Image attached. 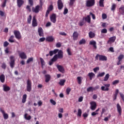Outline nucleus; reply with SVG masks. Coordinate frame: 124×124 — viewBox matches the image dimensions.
Segmentation results:
<instances>
[{"mask_svg": "<svg viewBox=\"0 0 124 124\" xmlns=\"http://www.w3.org/2000/svg\"><path fill=\"white\" fill-rule=\"evenodd\" d=\"M90 109L92 110H95L97 107V104L95 102H91V103H90Z\"/></svg>", "mask_w": 124, "mask_h": 124, "instance_id": "nucleus-11", "label": "nucleus"}, {"mask_svg": "<svg viewBox=\"0 0 124 124\" xmlns=\"http://www.w3.org/2000/svg\"><path fill=\"white\" fill-rule=\"evenodd\" d=\"M32 89V82L30 79L27 80V83L26 85V91L28 92H31Z\"/></svg>", "mask_w": 124, "mask_h": 124, "instance_id": "nucleus-2", "label": "nucleus"}, {"mask_svg": "<svg viewBox=\"0 0 124 124\" xmlns=\"http://www.w3.org/2000/svg\"><path fill=\"white\" fill-rule=\"evenodd\" d=\"M9 45V43L7 41H5L3 43L4 47H7Z\"/></svg>", "mask_w": 124, "mask_h": 124, "instance_id": "nucleus-51", "label": "nucleus"}, {"mask_svg": "<svg viewBox=\"0 0 124 124\" xmlns=\"http://www.w3.org/2000/svg\"><path fill=\"white\" fill-rule=\"evenodd\" d=\"M119 95H120V97L123 100V101H124V95L122 94V93H119Z\"/></svg>", "mask_w": 124, "mask_h": 124, "instance_id": "nucleus-63", "label": "nucleus"}, {"mask_svg": "<svg viewBox=\"0 0 124 124\" xmlns=\"http://www.w3.org/2000/svg\"><path fill=\"white\" fill-rule=\"evenodd\" d=\"M11 62H15V57L14 56H11L10 57Z\"/></svg>", "mask_w": 124, "mask_h": 124, "instance_id": "nucleus-40", "label": "nucleus"}, {"mask_svg": "<svg viewBox=\"0 0 124 124\" xmlns=\"http://www.w3.org/2000/svg\"><path fill=\"white\" fill-rule=\"evenodd\" d=\"M102 17L103 19H106L107 18V15H106V14H103Z\"/></svg>", "mask_w": 124, "mask_h": 124, "instance_id": "nucleus-61", "label": "nucleus"}, {"mask_svg": "<svg viewBox=\"0 0 124 124\" xmlns=\"http://www.w3.org/2000/svg\"><path fill=\"white\" fill-rule=\"evenodd\" d=\"M50 102L52 104L53 106H55L56 105V102L55 101H54L53 99H50Z\"/></svg>", "mask_w": 124, "mask_h": 124, "instance_id": "nucleus-50", "label": "nucleus"}, {"mask_svg": "<svg viewBox=\"0 0 124 124\" xmlns=\"http://www.w3.org/2000/svg\"><path fill=\"white\" fill-rule=\"evenodd\" d=\"M37 20H36V18H35V16H33L32 20V26L34 28L37 27Z\"/></svg>", "mask_w": 124, "mask_h": 124, "instance_id": "nucleus-13", "label": "nucleus"}, {"mask_svg": "<svg viewBox=\"0 0 124 124\" xmlns=\"http://www.w3.org/2000/svg\"><path fill=\"white\" fill-rule=\"evenodd\" d=\"M2 69H6V64L5 63H2V65L1 66Z\"/></svg>", "mask_w": 124, "mask_h": 124, "instance_id": "nucleus-57", "label": "nucleus"}, {"mask_svg": "<svg viewBox=\"0 0 124 124\" xmlns=\"http://www.w3.org/2000/svg\"><path fill=\"white\" fill-rule=\"evenodd\" d=\"M45 37H42V38H40L39 39V42H43L44 41H45Z\"/></svg>", "mask_w": 124, "mask_h": 124, "instance_id": "nucleus-59", "label": "nucleus"}, {"mask_svg": "<svg viewBox=\"0 0 124 124\" xmlns=\"http://www.w3.org/2000/svg\"><path fill=\"white\" fill-rule=\"evenodd\" d=\"M90 15H91L92 19H93V20H95V15H94V14H93V13H92V12H91L90 13Z\"/></svg>", "mask_w": 124, "mask_h": 124, "instance_id": "nucleus-43", "label": "nucleus"}, {"mask_svg": "<svg viewBox=\"0 0 124 124\" xmlns=\"http://www.w3.org/2000/svg\"><path fill=\"white\" fill-rule=\"evenodd\" d=\"M81 113H82L81 109H78V116H79V117H81Z\"/></svg>", "mask_w": 124, "mask_h": 124, "instance_id": "nucleus-46", "label": "nucleus"}, {"mask_svg": "<svg viewBox=\"0 0 124 124\" xmlns=\"http://www.w3.org/2000/svg\"><path fill=\"white\" fill-rule=\"evenodd\" d=\"M27 98V95L26 94L23 95L22 100V102L23 104L26 103Z\"/></svg>", "mask_w": 124, "mask_h": 124, "instance_id": "nucleus-27", "label": "nucleus"}, {"mask_svg": "<svg viewBox=\"0 0 124 124\" xmlns=\"http://www.w3.org/2000/svg\"><path fill=\"white\" fill-rule=\"evenodd\" d=\"M119 12L122 15H124V6H122L119 8Z\"/></svg>", "mask_w": 124, "mask_h": 124, "instance_id": "nucleus-33", "label": "nucleus"}, {"mask_svg": "<svg viewBox=\"0 0 124 124\" xmlns=\"http://www.w3.org/2000/svg\"><path fill=\"white\" fill-rule=\"evenodd\" d=\"M45 78V82L46 83L49 82V81H50V79H51V76H50V75H46Z\"/></svg>", "mask_w": 124, "mask_h": 124, "instance_id": "nucleus-24", "label": "nucleus"}, {"mask_svg": "<svg viewBox=\"0 0 124 124\" xmlns=\"http://www.w3.org/2000/svg\"><path fill=\"white\" fill-rule=\"evenodd\" d=\"M14 34H15L16 38V39H18V40H19V39H21V38H22L21 33L19 31L15 30L14 31Z\"/></svg>", "mask_w": 124, "mask_h": 124, "instance_id": "nucleus-4", "label": "nucleus"}, {"mask_svg": "<svg viewBox=\"0 0 124 124\" xmlns=\"http://www.w3.org/2000/svg\"><path fill=\"white\" fill-rule=\"evenodd\" d=\"M89 36L90 38H93V37H94L95 36V33H94V32H93L92 31H90L89 32Z\"/></svg>", "mask_w": 124, "mask_h": 124, "instance_id": "nucleus-26", "label": "nucleus"}, {"mask_svg": "<svg viewBox=\"0 0 124 124\" xmlns=\"http://www.w3.org/2000/svg\"><path fill=\"white\" fill-rule=\"evenodd\" d=\"M95 4V0H88L86 1V6L87 7H92Z\"/></svg>", "mask_w": 124, "mask_h": 124, "instance_id": "nucleus-3", "label": "nucleus"}, {"mask_svg": "<svg viewBox=\"0 0 124 124\" xmlns=\"http://www.w3.org/2000/svg\"><path fill=\"white\" fill-rule=\"evenodd\" d=\"M94 76H95V75L93 72L89 73V74H88V77H90V80H92Z\"/></svg>", "mask_w": 124, "mask_h": 124, "instance_id": "nucleus-23", "label": "nucleus"}, {"mask_svg": "<svg viewBox=\"0 0 124 124\" xmlns=\"http://www.w3.org/2000/svg\"><path fill=\"white\" fill-rule=\"evenodd\" d=\"M62 58H63V52L62 50H60L58 51V54H55L51 60V61L54 62H57L58 59H62Z\"/></svg>", "mask_w": 124, "mask_h": 124, "instance_id": "nucleus-1", "label": "nucleus"}, {"mask_svg": "<svg viewBox=\"0 0 124 124\" xmlns=\"http://www.w3.org/2000/svg\"><path fill=\"white\" fill-rule=\"evenodd\" d=\"M31 19L32 16L31 15H30L27 18V23H28V24H31Z\"/></svg>", "mask_w": 124, "mask_h": 124, "instance_id": "nucleus-37", "label": "nucleus"}, {"mask_svg": "<svg viewBox=\"0 0 124 124\" xmlns=\"http://www.w3.org/2000/svg\"><path fill=\"white\" fill-rule=\"evenodd\" d=\"M119 83H120V80H116L112 82V85H117V84H118Z\"/></svg>", "mask_w": 124, "mask_h": 124, "instance_id": "nucleus-44", "label": "nucleus"}, {"mask_svg": "<svg viewBox=\"0 0 124 124\" xmlns=\"http://www.w3.org/2000/svg\"><path fill=\"white\" fill-rule=\"evenodd\" d=\"M78 84H79V85L81 84V83H82L81 77H78Z\"/></svg>", "mask_w": 124, "mask_h": 124, "instance_id": "nucleus-41", "label": "nucleus"}, {"mask_svg": "<svg viewBox=\"0 0 124 124\" xmlns=\"http://www.w3.org/2000/svg\"><path fill=\"white\" fill-rule=\"evenodd\" d=\"M105 86H102L101 87V90L102 91H109V87H110L109 84H104Z\"/></svg>", "mask_w": 124, "mask_h": 124, "instance_id": "nucleus-9", "label": "nucleus"}, {"mask_svg": "<svg viewBox=\"0 0 124 124\" xmlns=\"http://www.w3.org/2000/svg\"><path fill=\"white\" fill-rule=\"evenodd\" d=\"M19 57L21 58V59H27V55L25 52H21L19 53Z\"/></svg>", "mask_w": 124, "mask_h": 124, "instance_id": "nucleus-21", "label": "nucleus"}, {"mask_svg": "<svg viewBox=\"0 0 124 124\" xmlns=\"http://www.w3.org/2000/svg\"><path fill=\"white\" fill-rule=\"evenodd\" d=\"M105 75V72L100 73L97 75V78L103 77Z\"/></svg>", "mask_w": 124, "mask_h": 124, "instance_id": "nucleus-38", "label": "nucleus"}, {"mask_svg": "<svg viewBox=\"0 0 124 124\" xmlns=\"http://www.w3.org/2000/svg\"><path fill=\"white\" fill-rule=\"evenodd\" d=\"M116 107L117 108L118 113H119V114L120 116H121V114L122 113V108H121V107L120 106V104H117Z\"/></svg>", "mask_w": 124, "mask_h": 124, "instance_id": "nucleus-17", "label": "nucleus"}, {"mask_svg": "<svg viewBox=\"0 0 124 124\" xmlns=\"http://www.w3.org/2000/svg\"><path fill=\"white\" fill-rule=\"evenodd\" d=\"M123 59H124V55H120L119 57H118V62H120Z\"/></svg>", "mask_w": 124, "mask_h": 124, "instance_id": "nucleus-42", "label": "nucleus"}, {"mask_svg": "<svg viewBox=\"0 0 124 124\" xmlns=\"http://www.w3.org/2000/svg\"><path fill=\"white\" fill-rule=\"evenodd\" d=\"M101 33H107V29H103L101 31Z\"/></svg>", "mask_w": 124, "mask_h": 124, "instance_id": "nucleus-52", "label": "nucleus"}, {"mask_svg": "<svg viewBox=\"0 0 124 124\" xmlns=\"http://www.w3.org/2000/svg\"><path fill=\"white\" fill-rule=\"evenodd\" d=\"M115 40H116V36L111 37L109 38L108 43H110V42H115Z\"/></svg>", "mask_w": 124, "mask_h": 124, "instance_id": "nucleus-22", "label": "nucleus"}, {"mask_svg": "<svg viewBox=\"0 0 124 124\" xmlns=\"http://www.w3.org/2000/svg\"><path fill=\"white\" fill-rule=\"evenodd\" d=\"M40 6L37 5L34 7L32 8V11L34 13H39V11H40Z\"/></svg>", "mask_w": 124, "mask_h": 124, "instance_id": "nucleus-7", "label": "nucleus"}, {"mask_svg": "<svg viewBox=\"0 0 124 124\" xmlns=\"http://www.w3.org/2000/svg\"><path fill=\"white\" fill-rule=\"evenodd\" d=\"M98 58L99 61H107V57L104 55L97 54L95 57L96 60H98Z\"/></svg>", "mask_w": 124, "mask_h": 124, "instance_id": "nucleus-5", "label": "nucleus"}, {"mask_svg": "<svg viewBox=\"0 0 124 124\" xmlns=\"http://www.w3.org/2000/svg\"><path fill=\"white\" fill-rule=\"evenodd\" d=\"M58 8L59 10H62L63 8V3L62 0H58L57 1Z\"/></svg>", "mask_w": 124, "mask_h": 124, "instance_id": "nucleus-8", "label": "nucleus"}, {"mask_svg": "<svg viewBox=\"0 0 124 124\" xmlns=\"http://www.w3.org/2000/svg\"><path fill=\"white\" fill-rule=\"evenodd\" d=\"M78 44L79 45H82V44H86V40H85L84 39H82L78 42Z\"/></svg>", "mask_w": 124, "mask_h": 124, "instance_id": "nucleus-34", "label": "nucleus"}, {"mask_svg": "<svg viewBox=\"0 0 124 124\" xmlns=\"http://www.w3.org/2000/svg\"><path fill=\"white\" fill-rule=\"evenodd\" d=\"M76 0H70L69 5L72 6V5L74 4V2H75Z\"/></svg>", "mask_w": 124, "mask_h": 124, "instance_id": "nucleus-48", "label": "nucleus"}, {"mask_svg": "<svg viewBox=\"0 0 124 124\" xmlns=\"http://www.w3.org/2000/svg\"><path fill=\"white\" fill-rule=\"evenodd\" d=\"M17 6L20 8L24 3V0H16Z\"/></svg>", "mask_w": 124, "mask_h": 124, "instance_id": "nucleus-19", "label": "nucleus"}, {"mask_svg": "<svg viewBox=\"0 0 124 124\" xmlns=\"http://www.w3.org/2000/svg\"><path fill=\"white\" fill-rule=\"evenodd\" d=\"M68 13V9L67 8H65L63 12L64 15H66Z\"/></svg>", "mask_w": 124, "mask_h": 124, "instance_id": "nucleus-58", "label": "nucleus"}, {"mask_svg": "<svg viewBox=\"0 0 124 124\" xmlns=\"http://www.w3.org/2000/svg\"><path fill=\"white\" fill-rule=\"evenodd\" d=\"M84 24L85 23L84 22V21L82 20L79 22V23H78V25L80 27H82V26H84Z\"/></svg>", "mask_w": 124, "mask_h": 124, "instance_id": "nucleus-60", "label": "nucleus"}, {"mask_svg": "<svg viewBox=\"0 0 124 124\" xmlns=\"http://www.w3.org/2000/svg\"><path fill=\"white\" fill-rule=\"evenodd\" d=\"M65 81V79H61L60 80V82H59V84H60V86H63Z\"/></svg>", "mask_w": 124, "mask_h": 124, "instance_id": "nucleus-35", "label": "nucleus"}, {"mask_svg": "<svg viewBox=\"0 0 124 124\" xmlns=\"http://www.w3.org/2000/svg\"><path fill=\"white\" fill-rule=\"evenodd\" d=\"M71 92V89L70 88H67V89H66V94L67 95L69 94V93H70Z\"/></svg>", "mask_w": 124, "mask_h": 124, "instance_id": "nucleus-49", "label": "nucleus"}, {"mask_svg": "<svg viewBox=\"0 0 124 124\" xmlns=\"http://www.w3.org/2000/svg\"><path fill=\"white\" fill-rule=\"evenodd\" d=\"M27 116H28V114L25 113V115L24 116V118H25V119L26 120H28V121L31 120V115H29L28 117H27Z\"/></svg>", "mask_w": 124, "mask_h": 124, "instance_id": "nucleus-28", "label": "nucleus"}, {"mask_svg": "<svg viewBox=\"0 0 124 124\" xmlns=\"http://www.w3.org/2000/svg\"><path fill=\"white\" fill-rule=\"evenodd\" d=\"M33 62V58L32 57L29 58L27 61V62Z\"/></svg>", "mask_w": 124, "mask_h": 124, "instance_id": "nucleus-55", "label": "nucleus"}, {"mask_svg": "<svg viewBox=\"0 0 124 124\" xmlns=\"http://www.w3.org/2000/svg\"><path fill=\"white\" fill-rule=\"evenodd\" d=\"M85 20L90 24L91 23V16L88 15L87 17H85Z\"/></svg>", "mask_w": 124, "mask_h": 124, "instance_id": "nucleus-29", "label": "nucleus"}, {"mask_svg": "<svg viewBox=\"0 0 124 124\" xmlns=\"http://www.w3.org/2000/svg\"><path fill=\"white\" fill-rule=\"evenodd\" d=\"M67 52L68 53V56H71L72 55V53H71V51L70 50V48H68L67 49Z\"/></svg>", "mask_w": 124, "mask_h": 124, "instance_id": "nucleus-47", "label": "nucleus"}, {"mask_svg": "<svg viewBox=\"0 0 124 124\" xmlns=\"http://www.w3.org/2000/svg\"><path fill=\"white\" fill-rule=\"evenodd\" d=\"M6 1H7V0H4V2H3L2 3V7L4 8V7H5L6 5Z\"/></svg>", "mask_w": 124, "mask_h": 124, "instance_id": "nucleus-54", "label": "nucleus"}, {"mask_svg": "<svg viewBox=\"0 0 124 124\" xmlns=\"http://www.w3.org/2000/svg\"><path fill=\"white\" fill-rule=\"evenodd\" d=\"M0 112L3 114V119L4 120H7L8 119V114L7 113H5V112H4V110H3L1 108H0Z\"/></svg>", "mask_w": 124, "mask_h": 124, "instance_id": "nucleus-15", "label": "nucleus"}, {"mask_svg": "<svg viewBox=\"0 0 124 124\" xmlns=\"http://www.w3.org/2000/svg\"><path fill=\"white\" fill-rule=\"evenodd\" d=\"M109 51L110 52H111V53H114V52H115V50H114V47H109Z\"/></svg>", "mask_w": 124, "mask_h": 124, "instance_id": "nucleus-62", "label": "nucleus"}, {"mask_svg": "<svg viewBox=\"0 0 124 124\" xmlns=\"http://www.w3.org/2000/svg\"><path fill=\"white\" fill-rule=\"evenodd\" d=\"M90 45H93L94 49H97V46H96V42L95 41H91L90 42Z\"/></svg>", "mask_w": 124, "mask_h": 124, "instance_id": "nucleus-20", "label": "nucleus"}, {"mask_svg": "<svg viewBox=\"0 0 124 124\" xmlns=\"http://www.w3.org/2000/svg\"><path fill=\"white\" fill-rule=\"evenodd\" d=\"M55 40V38L53 36H48L46 38V41L48 42H53Z\"/></svg>", "mask_w": 124, "mask_h": 124, "instance_id": "nucleus-18", "label": "nucleus"}, {"mask_svg": "<svg viewBox=\"0 0 124 124\" xmlns=\"http://www.w3.org/2000/svg\"><path fill=\"white\" fill-rule=\"evenodd\" d=\"M58 52H59V49H55L53 50H51L49 52V56L50 57H52V56H53L54 55H56V54H57Z\"/></svg>", "mask_w": 124, "mask_h": 124, "instance_id": "nucleus-16", "label": "nucleus"}, {"mask_svg": "<svg viewBox=\"0 0 124 124\" xmlns=\"http://www.w3.org/2000/svg\"><path fill=\"white\" fill-rule=\"evenodd\" d=\"M109 78H110V75H109V74H107V75H106V76H105L103 81H104L105 82H107L109 79Z\"/></svg>", "mask_w": 124, "mask_h": 124, "instance_id": "nucleus-32", "label": "nucleus"}, {"mask_svg": "<svg viewBox=\"0 0 124 124\" xmlns=\"http://www.w3.org/2000/svg\"><path fill=\"white\" fill-rule=\"evenodd\" d=\"M5 79V77H4V75H1L0 76V82L2 83L4 82Z\"/></svg>", "mask_w": 124, "mask_h": 124, "instance_id": "nucleus-30", "label": "nucleus"}, {"mask_svg": "<svg viewBox=\"0 0 124 124\" xmlns=\"http://www.w3.org/2000/svg\"><path fill=\"white\" fill-rule=\"evenodd\" d=\"M99 6L104 7V0H100L99 1Z\"/></svg>", "mask_w": 124, "mask_h": 124, "instance_id": "nucleus-31", "label": "nucleus"}, {"mask_svg": "<svg viewBox=\"0 0 124 124\" xmlns=\"http://www.w3.org/2000/svg\"><path fill=\"white\" fill-rule=\"evenodd\" d=\"M38 32L39 36L42 37L44 36V31L42 27H39L38 29Z\"/></svg>", "mask_w": 124, "mask_h": 124, "instance_id": "nucleus-10", "label": "nucleus"}, {"mask_svg": "<svg viewBox=\"0 0 124 124\" xmlns=\"http://www.w3.org/2000/svg\"><path fill=\"white\" fill-rule=\"evenodd\" d=\"M57 48H61L62 47V43L58 42L56 44Z\"/></svg>", "mask_w": 124, "mask_h": 124, "instance_id": "nucleus-56", "label": "nucleus"}, {"mask_svg": "<svg viewBox=\"0 0 124 124\" xmlns=\"http://www.w3.org/2000/svg\"><path fill=\"white\" fill-rule=\"evenodd\" d=\"M78 36H79V33L77 31H74L73 33V39L74 41H76L78 39Z\"/></svg>", "mask_w": 124, "mask_h": 124, "instance_id": "nucleus-12", "label": "nucleus"}, {"mask_svg": "<svg viewBox=\"0 0 124 124\" xmlns=\"http://www.w3.org/2000/svg\"><path fill=\"white\" fill-rule=\"evenodd\" d=\"M56 67H57L58 70L61 72V73L63 74L64 73V68H63L62 66L57 65H56Z\"/></svg>", "mask_w": 124, "mask_h": 124, "instance_id": "nucleus-14", "label": "nucleus"}, {"mask_svg": "<svg viewBox=\"0 0 124 124\" xmlns=\"http://www.w3.org/2000/svg\"><path fill=\"white\" fill-rule=\"evenodd\" d=\"M88 116V114L86 112H85V113L82 114L83 117H84L85 118H87Z\"/></svg>", "mask_w": 124, "mask_h": 124, "instance_id": "nucleus-64", "label": "nucleus"}, {"mask_svg": "<svg viewBox=\"0 0 124 124\" xmlns=\"http://www.w3.org/2000/svg\"><path fill=\"white\" fill-rule=\"evenodd\" d=\"M115 9H116V4H112V5L111 6V10H112V11H114V10H115Z\"/></svg>", "mask_w": 124, "mask_h": 124, "instance_id": "nucleus-53", "label": "nucleus"}, {"mask_svg": "<svg viewBox=\"0 0 124 124\" xmlns=\"http://www.w3.org/2000/svg\"><path fill=\"white\" fill-rule=\"evenodd\" d=\"M3 91L4 92H8L10 91V88L9 86H7L5 85H3Z\"/></svg>", "mask_w": 124, "mask_h": 124, "instance_id": "nucleus-25", "label": "nucleus"}, {"mask_svg": "<svg viewBox=\"0 0 124 124\" xmlns=\"http://www.w3.org/2000/svg\"><path fill=\"white\" fill-rule=\"evenodd\" d=\"M94 91H96L95 89L93 88L92 87H90L89 88H87V92H93Z\"/></svg>", "mask_w": 124, "mask_h": 124, "instance_id": "nucleus-36", "label": "nucleus"}, {"mask_svg": "<svg viewBox=\"0 0 124 124\" xmlns=\"http://www.w3.org/2000/svg\"><path fill=\"white\" fill-rule=\"evenodd\" d=\"M14 36L13 35H11L9 39V42H11V43H13L14 42Z\"/></svg>", "mask_w": 124, "mask_h": 124, "instance_id": "nucleus-39", "label": "nucleus"}, {"mask_svg": "<svg viewBox=\"0 0 124 124\" xmlns=\"http://www.w3.org/2000/svg\"><path fill=\"white\" fill-rule=\"evenodd\" d=\"M54 9V7L53 6V5H50L49 7L47 8V10H48L49 12L52 11Z\"/></svg>", "mask_w": 124, "mask_h": 124, "instance_id": "nucleus-45", "label": "nucleus"}, {"mask_svg": "<svg viewBox=\"0 0 124 124\" xmlns=\"http://www.w3.org/2000/svg\"><path fill=\"white\" fill-rule=\"evenodd\" d=\"M50 19L51 22L53 23V24L56 23V22H57V15H56L55 14H52V15L50 17Z\"/></svg>", "mask_w": 124, "mask_h": 124, "instance_id": "nucleus-6", "label": "nucleus"}]
</instances>
